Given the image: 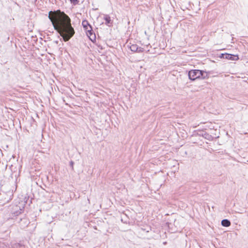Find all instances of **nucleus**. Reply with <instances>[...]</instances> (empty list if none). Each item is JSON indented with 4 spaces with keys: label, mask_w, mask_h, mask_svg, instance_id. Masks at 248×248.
<instances>
[{
    "label": "nucleus",
    "mask_w": 248,
    "mask_h": 248,
    "mask_svg": "<svg viewBox=\"0 0 248 248\" xmlns=\"http://www.w3.org/2000/svg\"><path fill=\"white\" fill-rule=\"evenodd\" d=\"M48 18L51 21L55 30L62 37L64 42L68 41L75 32L71 25L70 17L60 10L49 12Z\"/></svg>",
    "instance_id": "obj_1"
},
{
    "label": "nucleus",
    "mask_w": 248,
    "mask_h": 248,
    "mask_svg": "<svg viewBox=\"0 0 248 248\" xmlns=\"http://www.w3.org/2000/svg\"><path fill=\"white\" fill-rule=\"evenodd\" d=\"M188 76L190 80L194 81L197 79L208 78V73L204 70L193 69L188 71Z\"/></svg>",
    "instance_id": "obj_2"
},
{
    "label": "nucleus",
    "mask_w": 248,
    "mask_h": 248,
    "mask_svg": "<svg viewBox=\"0 0 248 248\" xmlns=\"http://www.w3.org/2000/svg\"><path fill=\"white\" fill-rule=\"evenodd\" d=\"M219 58L232 61H236L239 59L238 55L228 53H222L220 55Z\"/></svg>",
    "instance_id": "obj_3"
},
{
    "label": "nucleus",
    "mask_w": 248,
    "mask_h": 248,
    "mask_svg": "<svg viewBox=\"0 0 248 248\" xmlns=\"http://www.w3.org/2000/svg\"><path fill=\"white\" fill-rule=\"evenodd\" d=\"M129 48L130 49L131 51L134 52H142L144 51L143 48L141 47H139L138 46L137 44H132L130 46Z\"/></svg>",
    "instance_id": "obj_4"
},
{
    "label": "nucleus",
    "mask_w": 248,
    "mask_h": 248,
    "mask_svg": "<svg viewBox=\"0 0 248 248\" xmlns=\"http://www.w3.org/2000/svg\"><path fill=\"white\" fill-rule=\"evenodd\" d=\"M86 31L87 35L89 36L91 41H93L95 40L96 36L95 33L93 32L92 26H90L89 29L87 30Z\"/></svg>",
    "instance_id": "obj_5"
},
{
    "label": "nucleus",
    "mask_w": 248,
    "mask_h": 248,
    "mask_svg": "<svg viewBox=\"0 0 248 248\" xmlns=\"http://www.w3.org/2000/svg\"><path fill=\"white\" fill-rule=\"evenodd\" d=\"M13 209L15 211L13 213V214H14V215L16 216H18L22 213V211L23 210L22 208H21V207L18 205L14 206L13 207Z\"/></svg>",
    "instance_id": "obj_6"
},
{
    "label": "nucleus",
    "mask_w": 248,
    "mask_h": 248,
    "mask_svg": "<svg viewBox=\"0 0 248 248\" xmlns=\"http://www.w3.org/2000/svg\"><path fill=\"white\" fill-rule=\"evenodd\" d=\"M200 135H201V134H199ZM201 136L202 137H203V138H204L205 139L209 140V141H212L213 140V137L212 136H211V135L209 134L208 133H206V132H204V133H202V134H201Z\"/></svg>",
    "instance_id": "obj_7"
},
{
    "label": "nucleus",
    "mask_w": 248,
    "mask_h": 248,
    "mask_svg": "<svg viewBox=\"0 0 248 248\" xmlns=\"http://www.w3.org/2000/svg\"><path fill=\"white\" fill-rule=\"evenodd\" d=\"M82 25L84 29L86 31L89 29V27L92 26L87 20H83L82 22Z\"/></svg>",
    "instance_id": "obj_8"
},
{
    "label": "nucleus",
    "mask_w": 248,
    "mask_h": 248,
    "mask_svg": "<svg viewBox=\"0 0 248 248\" xmlns=\"http://www.w3.org/2000/svg\"><path fill=\"white\" fill-rule=\"evenodd\" d=\"M221 224L222 226L226 227H229L231 224V221L227 219H224L222 220Z\"/></svg>",
    "instance_id": "obj_9"
},
{
    "label": "nucleus",
    "mask_w": 248,
    "mask_h": 248,
    "mask_svg": "<svg viewBox=\"0 0 248 248\" xmlns=\"http://www.w3.org/2000/svg\"><path fill=\"white\" fill-rule=\"evenodd\" d=\"M104 19L105 20V24L108 26H110L109 24L111 23V20L109 16L106 15L104 16Z\"/></svg>",
    "instance_id": "obj_10"
},
{
    "label": "nucleus",
    "mask_w": 248,
    "mask_h": 248,
    "mask_svg": "<svg viewBox=\"0 0 248 248\" xmlns=\"http://www.w3.org/2000/svg\"><path fill=\"white\" fill-rule=\"evenodd\" d=\"M71 3H72L73 5H75L78 3L79 0H70Z\"/></svg>",
    "instance_id": "obj_11"
},
{
    "label": "nucleus",
    "mask_w": 248,
    "mask_h": 248,
    "mask_svg": "<svg viewBox=\"0 0 248 248\" xmlns=\"http://www.w3.org/2000/svg\"><path fill=\"white\" fill-rule=\"evenodd\" d=\"M74 162L73 161L70 162V166L71 167L72 170H74Z\"/></svg>",
    "instance_id": "obj_12"
}]
</instances>
